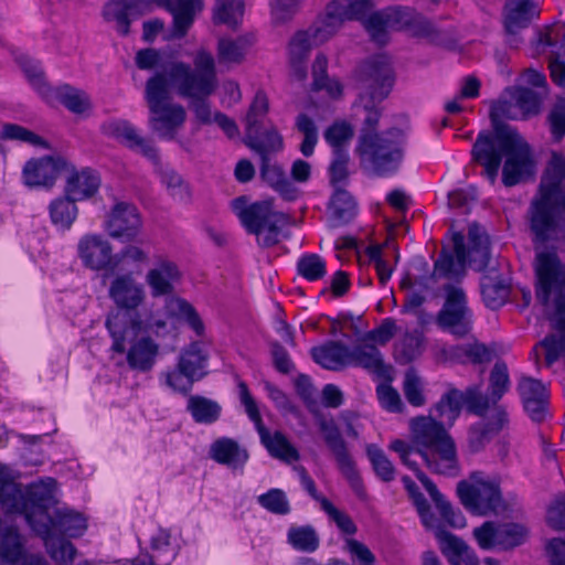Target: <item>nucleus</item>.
<instances>
[{"label": "nucleus", "instance_id": "obj_48", "mask_svg": "<svg viewBox=\"0 0 565 565\" xmlns=\"http://www.w3.org/2000/svg\"><path fill=\"white\" fill-rule=\"evenodd\" d=\"M424 349V334L422 331L415 330L406 332L395 343V355L402 362H411L419 356Z\"/></svg>", "mask_w": 565, "mask_h": 565}, {"label": "nucleus", "instance_id": "obj_61", "mask_svg": "<svg viewBox=\"0 0 565 565\" xmlns=\"http://www.w3.org/2000/svg\"><path fill=\"white\" fill-rule=\"evenodd\" d=\"M481 294L486 305L492 309L499 308L508 297V289L501 284H493L487 276L481 279Z\"/></svg>", "mask_w": 565, "mask_h": 565}, {"label": "nucleus", "instance_id": "obj_59", "mask_svg": "<svg viewBox=\"0 0 565 565\" xmlns=\"http://www.w3.org/2000/svg\"><path fill=\"white\" fill-rule=\"evenodd\" d=\"M370 263L375 267L381 285H385L392 277L393 266L388 264V256L381 245H370L366 250Z\"/></svg>", "mask_w": 565, "mask_h": 565}, {"label": "nucleus", "instance_id": "obj_49", "mask_svg": "<svg viewBox=\"0 0 565 565\" xmlns=\"http://www.w3.org/2000/svg\"><path fill=\"white\" fill-rule=\"evenodd\" d=\"M288 543L297 551L311 553L319 546V537L309 525L291 526L287 533Z\"/></svg>", "mask_w": 565, "mask_h": 565}, {"label": "nucleus", "instance_id": "obj_34", "mask_svg": "<svg viewBox=\"0 0 565 565\" xmlns=\"http://www.w3.org/2000/svg\"><path fill=\"white\" fill-rule=\"evenodd\" d=\"M312 359L316 363L328 370H340L350 365V349L335 341L312 348Z\"/></svg>", "mask_w": 565, "mask_h": 565}, {"label": "nucleus", "instance_id": "obj_42", "mask_svg": "<svg viewBox=\"0 0 565 565\" xmlns=\"http://www.w3.org/2000/svg\"><path fill=\"white\" fill-rule=\"evenodd\" d=\"M196 382L178 364L173 367H168L159 374L160 386L169 390L170 392L185 395Z\"/></svg>", "mask_w": 565, "mask_h": 565}, {"label": "nucleus", "instance_id": "obj_23", "mask_svg": "<svg viewBox=\"0 0 565 565\" xmlns=\"http://www.w3.org/2000/svg\"><path fill=\"white\" fill-rule=\"evenodd\" d=\"M142 221L138 209L127 202H117L104 222V230L115 239L134 241L138 237Z\"/></svg>", "mask_w": 565, "mask_h": 565}, {"label": "nucleus", "instance_id": "obj_5", "mask_svg": "<svg viewBox=\"0 0 565 565\" xmlns=\"http://www.w3.org/2000/svg\"><path fill=\"white\" fill-rule=\"evenodd\" d=\"M472 157L484 168V174L494 183L503 161L502 182L513 186L533 177L536 160L525 139L510 127L495 126L493 132H480L473 147Z\"/></svg>", "mask_w": 565, "mask_h": 565}, {"label": "nucleus", "instance_id": "obj_40", "mask_svg": "<svg viewBox=\"0 0 565 565\" xmlns=\"http://www.w3.org/2000/svg\"><path fill=\"white\" fill-rule=\"evenodd\" d=\"M244 17V2L242 0H216L213 8L215 24H224L235 29Z\"/></svg>", "mask_w": 565, "mask_h": 565}, {"label": "nucleus", "instance_id": "obj_53", "mask_svg": "<svg viewBox=\"0 0 565 565\" xmlns=\"http://www.w3.org/2000/svg\"><path fill=\"white\" fill-rule=\"evenodd\" d=\"M268 113V98L265 93L257 92L246 115V132L252 136L265 122Z\"/></svg>", "mask_w": 565, "mask_h": 565}, {"label": "nucleus", "instance_id": "obj_24", "mask_svg": "<svg viewBox=\"0 0 565 565\" xmlns=\"http://www.w3.org/2000/svg\"><path fill=\"white\" fill-rule=\"evenodd\" d=\"M108 296L117 307V311L129 315L128 311L136 310L143 303L146 290L131 274H120L111 280Z\"/></svg>", "mask_w": 565, "mask_h": 565}, {"label": "nucleus", "instance_id": "obj_50", "mask_svg": "<svg viewBox=\"0 0 565 565\" xmlns=\"http://www.w3.org/2000/svg\"><path fill=\"white\" fill-rule=\"evenodd\" d=\"M509 386L510 379L507 365L500 362L495 363L490 374L489 396L481 394L482 397L488 399V409L491 404L494 405L501 399Z\"/></svg>", "mask_w": 565, "mask_h": 565}, {"label": "nucleus", "instance_id": "obj_58", "mask_svg": "<svg viewBox=\"0 0 565 565\" xmlns=\"http://www.w3.org/2000/svg\"><path fill=\"white\" fill-rule=\"evenodd\" d=\"M298 274L309 281L321 279L326 273V262L317 254L303 255L297 263Z\"/></svg>", "mask_w": 565, "mask_h": 565}, {"label": "nucleus", "instance_id": "obj_13", "mask_svg": "<svg viewBox=\"0 0 565 565\" xmlns=\"http://www.w3.org/2000/svg\"><path fill=\"white\" fill-rule=\"evenodd\" d=\"M371 0H334L316 22L303 30L310 41L319 46L329 41L345 21L363 20L372 11Z\"/></svg>", "mask_w": 565, "mask_h": 565}, {"label": "nucleus", "instance_id": "obj_64", "mask_svg": "<svg viewBox=\"0 0 565 565\" xmlns=\"http://www.w3.org/2000/svg\"><path fill=\"white\" fill-rule=\"evenodd\" d=\"M423 387L424 384L415 372L408 371L405 374L403 388L405 397L411 405L418 407L425 404Z\"/></svg>", "mask_w": 565, "mask_h": 565}, {"label": "nucleus", "instance_id": "obj_29", "mask_svg": "<svg viewBox=\"0 0 565 565\" xmlns=\"http://www.w3.org/2000/svg\"><path fill=\"white\" fill-rule=\"evenodd\" d=\"M524 409L533 420H542L548 399V391L544 383L529 376H522L518 384Z\"/></svg>", "mask_w": 565, "mask_h": 565}, {"label": "nucleus", "instance_id": "obj_39", "mask_svg": "<svg viewBox=\"0 0 565 565\" xmlns=\"http://www.w3.org/2000/svg\"><path fill=\"white\" fill-rule=\"evenodd\" d=\"M76 202L65 194L64 198H57L50 203V217L56 227L63 231L72 227L78 214Z\"/></svg>", "mask_w": 565, "mask_h": 565}, {"label": "nucleus", "instance_id": "obj_21", "mask_svg": "<svg viewBox=\"0 0 565 565\" xmlns=\"http://www.w3.org/2000/svg\"><path fill=\"white\" fill-rule=\"evenodd\" d=\"M0 565H50L41 555L25 554L24 543L18 529L0 520ZM77 565H92L83 562Z\"/></svg>", "mask_w": 565, "mask_h": 565}, {"label": "nucleus", "instance_id": "obj_55", "mask_svg": "<svg viewBox=\"0 0 565 565\" xmlns=\"http://www.w3.org/2000/svg\"><path fill=\"white\" fill-rule=\"evenodd\" d=\"M135 62L140 70L150 71L160 68L156 74H164V67L168 64L181 61L172 57L167 58L164 52L154 49H143L137 52Z\"/></svg>", "mask_w": 565, "mask_h": 565}, {"label": "nucleus", "instance_id": "obj_26", "mask_svg": "<svg viewBox=\"0 0 565 565\" xmlns=\"http://www.w3.org/2000/svg\"><path fill=\"white\" fill-rule=\"evenodd\" d=\"M70 167L61 156H49L28 161L23 169L24 183L29 186H52L60 175Z\"/></svg>", "mask_w": 565, "mask_h": 565}, {"label": "nucleus", "instance_id": "obj_14", "mask_svg": "<svg viewBox=\"0 0 565 565\" xmlns=\"http://www.w3.org/2000/svg\"><path fill=\"white\" fill-rule=\"evenodd\" d=\"M457 493L465 508L477 515L498 513L502 508L498 482L482 472H473L469 480L459 482Z\"/></svg>", "mask_w": 565, "mask_h": 565}, {"label": "nucleus", "instance_id": "obj_46", "mask_svg": "<svg viewBox=\"0 0 565 565\" xmlns=\"http://www.w3.org/2000/svg\"><path fill=\"white\" fill-rule=\"evenodd\" d=\"M55 94L61 103L74 114L82 115L92 108L89 96L81 89L64 85L56 88Z\"/></svg>", "mask_w": 565, "mask_h": 565}, {"label": "nucleus", "instance_id": "obj_37", "mask_svg": "<svg viewBox=\"0 0 565 565\" xmlns=\"http://www.w3.org/2000/svg\"><path fill=\"white\" fill-rule=\"evenodd\" d=\"M536 50L551 55H565V23H554L541 29L537 33Z\"/></svg>", "mask_w": 565, "mask_h": 565}, {"label": "nucleus", "instance_id": "obj_36", "mask_svg": "<svg viewBox=\"0 0 565 565\" xmlns=\"http://www.w3.org/2000/svg\"><path fill=\"white\" fill-rule=\"evenodd\" d=\"M164 309L168 316L184 321L196 335L204 334L205 326L195 308L185 299L170 297L166 300Z\"/></svg>", "mask_w": 565, "mask_h": 565}, {"label": "nucleus", "instance_id": "obj_28", "mask_svg": "<svg viewBox=\"0 0 565 565\" xmlns=\"http://www.w3.org/2000/svg\"><path fill=\"white\" fill-rule=\"evenodd\" d=\"M181 271L178 265L166 257L158 258L148 269L145 280L153 298L168 296L173 292L174 285L180 280Z\"/></svg>", "mask_w": 565, "mask_h": 565}, {"label": "nucleus", "instance_id": "obj_62", "mask_svg": "<svg viewBox=\"0 0 565 565\" xmlns=\"http://www.w3.org/2000/svg\"><path fill=\"white\" fill-rule=\"evenodd\" d=\"M502 526V546L501 551L511 550L523 544L527 536V529L519 523H501Z\"/></svg>", "mask_w": 565, "mask_h": 565}, {"label": "nucleus", "instance_id": "obj_27", "mask_svg": "<svg viewBox=\"0 0 565 565\" xmlns=\"http://www.w3.org/2000/svg\"><path fill=\"white\" fill-rule=\"evenodd\" d=\"M65 194L73 201L89 200L98 193L102 179L97 171L90 168L76 169L71 162L65 170Z\"/></svg>", "mask_w": 565, "mask_h": 565}, {"label": "nucleus", "instance_id": "obj_57", "mask_svg": "<svg viewBox=\"0 0 565 565\" xmlns=\"http://www.w3.org/2000/svg\"><path fill=\"white\" fill-rule=\"evenodd\" d=\"M366 455L372 463L376 476L387 482L394 479L395 469L384 451L376 445H367Z\"/></svg>", "mask_w": 565, "mask_h": 565}, {"label": "nucleus", "instance_id": "obj_25", "mask_svg": "<svg viewBox=\"0 0 565 565\" xmlns=\"http://www.w3.org/2000/svg\"><path fill=\"white\" fill-rule=\"evenodd\" d=\"M103 132L111 138L119 140L128 148L140 152L149 160L158 162V150L153 143L142 138L137 129L127 120L120 118H113L106 120L102 125Z\"/></svg>", "mask_w": 565, "mask_h": 565}, {"label": "nucleus", "instance_id": "obj_11", "mask_svg": "<svg viewBox=\"0 0 565 565\" xmlns=\"http://www.w3.org/2000/svg\"><path fill=\"white\" fill-rule=\"evenodd\" d=\"M363 24L372 40L381 45L388 41L390 31L395 30H405L412 35L437 41L434 25L411 8L394 7L374 12L363 19Z\"/></svg>", "mask_w": 565, "mask_h": 565}, {"label": "nucleus", "instance_id": "obj_16", "mask_svg": "<svg viewBox=\"0 0 565 565\" xmlns=\"http://www.w3.org/2000/svg\"><path fill=\"white\" fill-rule=\"evenodd\" d=\"M440 329L456 337H463L472 328V311L465 291L454 285L445 287V302L436 317Z\"/></svg>", "mask_w": 565, "mask_h": 565}, {"label": "nucleus", "instance_id": "obj_1", "mask_svg": "<svg viewBox=\"0 0 565 565\" xmlns=\"http://www.w3.org/2000/svg\"><path fill=\"white\" fill-rule=\"evenodd\" d=\"M56 481L40 479L22 489L7 466L0 465V504L10 513L23 514L30 527L43 539L47 553L55 562L72 563L76 550L63 536L78 537L87 529L86 518L74 510L57 509L50 514L55 500Z\"/></svg>", "mask_w": 565, "mask_h": 565}, {"label": "nucleus", "instance_id": "obj_3", "mask_svg": "<svg viewBox=\"0 0 565 565\" xmlns=\"http://www.w3.org/2000/svg\"><path fill=\"white\" fill-rule=\"evenodd\" d=\"M362 93L360 103L365 111L364 128L356 152L361 164L380 177L394 173L404 154L405 132L393 128L372 135L380 119L377 105L385 99L394 84L393 71L387 56L376 55L363 62L356 70Z\"/></svg>", "mask_w": 565, "mask_h": 565}, {"label": "nucleus", "instance_id": "obj_45", "mask_svg": "<svg viewBox=\"0 0 565 565\" xmlns=\"http://www.w3.org/2000/svg\"><path fill=\"white\" fill-rule=\"evenodd\" d=\"M473 537L478 546L483 551H501L502 526L501 523L486 521L473 529Z\"/></svg>", "mask_w": 565, "mask_h": 565}, {"label": "nucleus", "instance_id": "obj_41", "mask_svg": "<svg viewBox=\"0 0 565 565\" xmlns=\"http://www.w3.org/2000/svg\"><path fill=\"white\" fill-rule=\"evenodd\" d=\"M508 422V414L502 408H497L492 419L488 424H477L470 428L469 444L473 450H478L489 439V435L499 431Z\"/></svg>", "mask_w": 565, "mask_h": 565}, {"label": "nucleus", "instance_id": "obj_35", "mask_svg": "<svg viewBox=\"0 0 565 565\" xmlns=\"http://www.w3.org/2000/svg\"><path fill=\"white\" fill-rule=\"evenodd\" d=\"M211 458L233 469L241 468L248 459L247 451L231 438H220L211 445Z\"/></svg>", "mask_w": 565, "mask_h": 565}, {"label": "nucleus", "instance_id": "obj_47", "mask_svg": "<svg viewBox=\"0 0 565 565\" xmlns=\"http://www.w3.org/2000/svg\"><path fill=\"white\" fill-rule=\"evenodd\" d=\"M350 365L362 366L373 372H380L383 366V360L375 345L364 343L350 350Z\"/></svg>", "mask_w": 565, "mask_h": 565}, {"label": "nucleus", "instance_id": "obj_20", "mask_svg": "<svg viewBox=\"0 0 565 565\" xmlns=\"http://www.w3.org/2000/svg\"><path fill=\"white\" fill-rule=\"evenodd\" d=\"M390 448L399 455L405 466L415 471L416 477L422 482L426 491L429 493L436 508L439 510L443 519L452 527H465L466 519L459 510H455L451 504L445 500L436 486L411 461L409 456L414 452L413 447L404 440L396 439L391 443Z\"/></svg>", "mask_w": 565, "mask_h": 565}, {"label": "nucleus", "instance_id": "obj_4", "mask_svg": "<svg viewBox=\"0 0 565 565\" xmlns=\"http://www.w3.org/2000/svg\"><path fill=\"white\" fill-rule=\"evenodd\" d=\"M463 404L478 415L488 411V399L481 396L477 387L468 388L465 394L458 390H450L441 396L429 416L411 420L409 427L417 452L435 473L446 476L458 473L456 445L445 426H452Z\"/></svg>", "mask_w": 565, "mask_h": 565}, {"label": "nucleus", "instance_id": "obj_30", "mask_svg": "<svg viewBox=\"0 0 565 565\" xmlns=\"http://www.w3.org/2000/svg\"><path fill=\"white\" fill-rule=\"evenodd\" d=\"M539 13V4L533 0H507L504 26L508 33L515 34L526 28Z\"/></svg>", "mask_w": 565, "mask_h": 565}, {"label": "nucleus", "instance_id": "obj_31", "mask_svg": "<svg viewBox=\"0 0 565 565\" xmlns=\"http://www.w3.org/2000/svg\"><path fill=\"white\" fill-rule=\"evenodd\" d=\"M209 353L201 341H193L183 348L177 364L195 381L203 379L207 371Z\"/></svg>", "mask_w": 565, "mask_h": 565}, {"label": "nucleus", "instance_id": "obj_22", "mask_svg": "<svg viewBox=\"0 0 565 565\" xmlns=\"http://www.w3.org/2000/svg\"><path fill=\"white\" fill-rule=\"evenodd\" d=\"M319 427L323 434V438L330 450L333 452L338 462L339 469L348 479L353 490L358 495L364 494V489L360 475L355 468L354 461L348 452L345 443L340 434V430L333 420L321 419Z\"/></svg>", "mask_w": 565, "mask_h": 565}, {"label": "nucleus", "instance_id": "obj_32", "mask_svg": "<svg viewBox=\"0 0 565 565\" xmlns=\"http://www.w3.org/2000/svg\"><path fill=\"white\" fill-rule=\"evenodd\" d=\"M254 35L250 33L242 34L236 38L223 36L217 42V57L222 64H241L252 45Z\"/></svg>", "mask_w": 565, "mask_h": 565}, {"label": "nucleus", "instance_id": "obj_56", "mask_svg": "<svg viewBox=\"0 0 565 565\" xmlns=\"http://www.w3.org/2000/svg\"><path fill=\"white\" fill-rule=\"evenodd\" d=\"M296 127L303 135L300 145V151L305 157H310L315 152L318 142V129L315 121L306 114H300L296 119Z\"/></svg>", "mask_w": 565, "mask_h": 565}, {"label": "nucleus", "instance_id": "obj_44", "mask_svg": "<svg viewBox=\"0 0 565 565\" xmlns=\"http://www.w3.org/2000/svg\"><path fill=\"white\" fill-rule=\"evenodd\" d=\"M246 135L248 145L260 154L262 159H268L269 153L280 151L284 147L282 137L276 129L264 132L259 129L252 136L248 132Z\"/></svg>", "mask_w": 565, "mask_h": 565}, {"label": "nucleus", "instance_id": "obj_43", "mask_svg": "<svg viewBox=\"0 0 565 565\" xmlns=\"http://www.w3.org/2000/svg\"><path fill=\"white\" fill-rule=\"evenodd\" d=\"M186 408L193 419L202 424L215 422L221 414V406L216 402L199 395L189 397Z\"/></svg>", "mask_w": 565, "mask_h": 565}, {"label": "nucleus", "instance_id": "obj_33", "mask_svg": "<svg viewBox=\"0 0 565 565\" xmlns=\"http://www.w3.org/2000/svg\"><path fill=\"white\" fill-rule=\"evenodd\" d=\"M316 46L309 40L308 34L300 30L294 34L288 44V58L292 75L298 81H303L307 76V58L311 50Z\"/></svg>", "mask_w": 565, "mask_h": 565}, {"label": "nucleus", "instance_id": "obj_19", "mask_svg": "<svg viewBox=\"0 0 565 565\" xmlns=\"http://www.w3.org/2000/svg\"><path fill=\"white\" fill-rule=\"evenodd\" d=\"M541 103V97L529 88H509L502 98L493 103L490 116L494 124L501 119L523 118L537 114Z\"/></svg>", "mask_w": 565, "mask_h": 565}, {"label": "nucleus", "instance_id": "obj_51", "mask_svg": "<svg viewBox=\"0 0 565 565\" xmlns=\"http://www.w3.org/2000/svg\"><path fill=\"white\" fill-rule=\"evenodd\" d=\"M323 137L333 152L348 151V145L353 137V127L344 120H339L326 129Z\"/></svg>", "mask_w": 565, "mask_h": 565}, {"label": "nucleus", "instance_id": "obj_54", "mask_svg": "<svg viewBox=\"0 0 565 565\" xmlns=\"http://www.w3.org/2000/svg\"><path fill=\"white\" fill-rule=\"evenodd\" d=\"M18 62L24 72L29 83L44 98H49L51 88L45 84L42 67L39 62L26 55L20 56Z\"/></svg>", "mask_w": 565, "mask_h": 565}, {"label": "nucleus", "instance_id": "obj_63", "mask_svg": "<svg viewBox=\"0 0 565 565\" xmlns=\"http://www.w3.org/2000/svg\"><path fill=\"white\" fill-rule=\"evenodd\" d=\"M456 358L462 362L483 363L490 361L491 352L481 343H471L455 348Z\"/></svg>", "mask_w": 565, "mask_h": 565}, {"label": "nucleus", "instance_id": "obj_52", "mask_svg": "<svg viewBox=\"0 0 565 565\" xmlns=\"http://www.w3.org/2000/svg\"><path fill=\"white\" fill-rule=\"evenodd\" d=\"M356 204L352 195L342 189H337L332 195L330 211L340 223L349 222L355 214Z\"/></svg>", "mask_w": 565, "mask_h": 565}, {"label": "nucleus", "instance_id": "obj_6", "mask_svg": "<svg viewBox=\"0 0 565 565\" xmlns=\"http://www.w3.org/2000/svg\"><path fill=\"white\" fill-rule=\"evenodd\" d=\"M536 296L545 306H552L554 333L534 348L536 358L543 352L547 365L565 359V265L554 252L542 250L535 257Z\"/></svg>", "mask_w": 565, "mask_h": 565}, {"label": "nucleus", "instance_id": "obj_18", "mask_svg": "<svg viewBox=\"0 0 565 565\" xmlns=\"http://www.w3.org/2000/svg\"><path fill=\"white\" fill-rule=\"evenodd\" d=\"M76 252L82 265L92 271H113L118 266L113 244L100 233L81 236Z\"/></svg>", "mask_w": 565, "mask_h": 565}, {"label": "nucleus", "instance_id": "obj_15", "mask_svg": "<svg viewBox=\"0 0 565 565\" xmlns=\"http://www.w3.org/2000/svg\"><path fill=\"white\" fill-rule=\"evenodd\" d=\"M238 396L241 403L245 407L246 414L255 424L262 444L268 450L270 456L286 462L298 460L299 454L297 449L290 444L285 435L279 431L271 434L264 427L257 403L250 395L248 387L244 382L238 383Z\"/></svg>", "mask_w": 565, "mask_h": 565}, {"label": "nucleus", "instance_id": "obj_2", "mask_svg": "<svg viewBox=\"0 0 565 565\" xmlns=\"http://www.w3.org/2000/svg\"><path fill=\"white\" fill-rule=\"evenodd\" d=\"M216 63L204 47L193 55V67L185 62H173L164 67V74L148 78L145 99L150 110L149 125L162 139L173 140L186 120L185 108L170 100L173 87L183 98L210 97L217 88Z\"/></svg>", "mask_w": 565, "mask_h": 565}, {"label": "nucleus", "instance_id": "obj_38", "mask_svg": "<svg viewBox=\"0 0 565 565\" xmlns=\"http://www.w3.org/2000/svg\"><path fill=\"white\" fill-rule=\"evenodd\" d=\"M262 177L278 193L287 200H294L297 190L286 177L284 170L277 164H270L268 159H262Z\"/></svg>", "mask_w": 565, "mask_h": 565}, {"label": "nucleus", "instance_id": "obj_7", "mask_svg": "<svg viewBox=\"0 0 565 565\" xmlns=\"http://www.w3.org/2000/svg\"><path fill=\"white\" fill-rule=\"evenodd\" d=\"M531 230L544 242L565 233V157L553 152L530 206Z\"/></svg>", "mask_w": 565, "mask_h": 565}, {"label": "nucleus", "instance_id": "obj_60", "mask_svg": "<svg viewBox=\"0 0 565 565\" xmlns=\"http://www.w3.org/2000/svg\"><path fill=\"white\" fill-rule=\"evenodd\" d=\"M257 502L265 510L279 515L289 513L290 507L285 492L280 489H270L258 495Z\"/></svg>", "mask_w": 565, "mask_h": 565}, {"label": "nucleus", "instance_id": "obj_10", "mask_svg": "<svg viewBox=\"0 0 565 565\" xmlns=\"http://www.w3.org/2000/svg\"><path fill=\"white\" fill-rule=\"evenodd\" d=\"M469 247L466 250L465 236L461 233L452 235L454 255L445 250L435 263L434 275L451 277L459 274L468 263L475 270L482 271L489 264V237L483 230L472 224L468 232Z\"/></svg>", "mask_w": 565, "mask_h": 565}, {"label": "nucleus", "instance_id": "obj_17", "mask_svg": "<svg viewBox=\"0 0 565 565\" xmlns=\"http://www.w3.org/2000/svg\"><path fill=\"white\" fill-rule=\"evenodd\" d=\"M416 508L423 524L427 529L435 530L440 550L451 565H479L475 552L462 540L447 531L437 529L435 518L425 498H417Z\"/></svg>", "mask_w": 565, "mask_h": 565}, {"label": "nucleus", "instance_id": "obj_12", "mask_svg": "<svg viewBox=\"0 0 565 565\" xmlns=\"http://www.w3.org/2000/svg\"><path fill=\"white\" fill-rule=\"evenodd\" d=\"M232 209L246 231L256 235L259 245L269 247L279 242L285 215L274 210L271 200L249 203L247 198L239 196L232 201Z\"/></svg>", "mask_w": 565, "mask_h": 565}, {"label": "nucleus", "instance_id": "obj_9", "mask_svg": "<svg viewBox=\"0 0 565 565\" xmlns=\"http://www.w3.org/2000/svg\"><path fill=\"white\" fill-rule=\"evenodd\" d=\"M105 326L113 340L111 350L126 353L131 370L148 372L154 366L160 347L149 335L140 332V322L132 321L125 312L113 311L107 316Z\"/></svg>", "mask_w": 565, "mask_h": 565}, {"label": "nucleus", "instance_id": "obj_8", "mask_svg": "<svg viewBox=\"0 0 565 565\" xmlns=\"http://www.w3.org/2000/svg\"><path fill=\"white\" fill-rule=\"evenodd\" d=\"M153 3L167 8L173 17L169 39L183 38L204 8V0H109L104 6L103 17L119 34L127 35L130 23L150 11Z\"/></svg>", "mask_w": 565, "mask_h": 565}]
</instances>
